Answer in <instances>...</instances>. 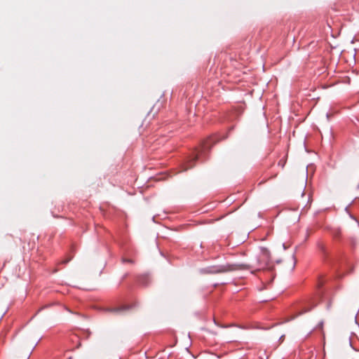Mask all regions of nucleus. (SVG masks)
<instances>
[{
	"instance_id": "1",
	"label": "nucleus",
	"mask_w": 359,
	"mask_h": 359,
	"mask_svg": "<svg viewBox=\"0 0 359 359\" xmlns=\"http://www.w3.org/2000/svg\"><path fill=\"white\" fill-rule=\"evenodd\" d=\"M271 255L269 251L265 248H260V252L256 257L255 262L251 264H226L219 266H214L208 271L209 273H226L229 271L245 270L252 268H256L257 270H264L270 269Z\"/></svg>"
},
{
	"instance_id": "2",
	"label": "nucleus",
	"mask_w": 359,
	"mask_h": 359,
	"mask_svg": "<svg viewBox=\"0 0 359 359\" xmlns=\"http://www.w3.org/2000/svg\"><path fill=\"white\" fill-rule=\"evenodd\" d=\"M215 143V140L210 137V138H208L207 140H205L203 142V145H202V151L201 152H199L195 157L194 160H196V158H198L201 155H202V154L203 153V151L204 150H206V149H209L211 148V147Z\"/></svg>"
},
{
	"instance_id": "3",
	"label": "nucleus",
	"mask_w": 359,
	"mask_h": 359,
	"mask_svg": "<svg viewBox=\"0 0 359 359\" xmlns=\"http://www.w3.org/2000/svg\"><path fill=\"white\" fill-rule=\"evenodd\" d=\"M122 262L123 263H130V264H133V261L132 259H126V258H123L122 259Z\"/></svg>"
},
{
	"instance_id": "4",
	"label": "nucleus",
	"mask_w": 359,
	"mask_h": 359,
	"mask_svg": "<svg viewBox=\"0 0 359 359\" xmlns=\"http://www.w3.org/2000/svg\"><path fill=\"white\" fill-rule=\"evenodd\" d=\"M285 161H283V160H280V161H279V162H278V165H280V166H281V168H283V167H284V165H285Z\"/></svg>"
},
{
	"instance_id": "5",
	"label": "nucleus",
	"mask_w": 359,
	"mask_h": 359,
	"mask_svg": "<svg viewBox=\"0 0 359 359\" xmlns=\"http://www.w3.org/2000/svg\"><path fill=\"white\" fill-rule=\"evenodd\" d=\"M69 262V260H65L64 261V263H67Z\"/></svg>"
},
{
	"instance_id": "6",
	"label": "nucleus",
	"mask_w": 359,
	"mask_h": 359,
	"mask_svg": "<svg viewBox=\"0 0 359 359\" xmlns=\"http://www.w3.org/2000/svg\"><path fill=\"white\" fill-rule=\"evenodd\" d=\"M69 359H71V358H69Z\"/></svg>"
}]
</instances>
